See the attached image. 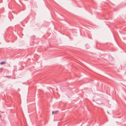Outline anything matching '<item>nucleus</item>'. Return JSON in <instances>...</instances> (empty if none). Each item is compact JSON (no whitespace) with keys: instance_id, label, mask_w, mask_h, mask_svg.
Returning a JSON list of instances; mask_svg holds the SVG:
<instances>
[{"instance_id":"2","label":"nucleus","mask_w":126,"mask_h":126,"mask_svg":"<svg viewBox=\"0 0 126 126\" xmlns=\"http://www.w3.org/2000/svg\"><path fill=\"white\" fill-rule=\"evenodd\" d=\"M57 111H52V114H56Z\"/></svg>"},{"instance_id":"1","label":"nucleus","mask_w":126,"mask_h":126,"mask_svg":"<svg viewBox=\"0 0 126 126\" xmlns=\"http://www.w3.org/2000/svg\"><path fill=\"white\" fill-rule=\"evenodd\" d=\"M5 62H1L0 63V64L2 65L3 64H5Z\"/></svg>"}]
</instances>
